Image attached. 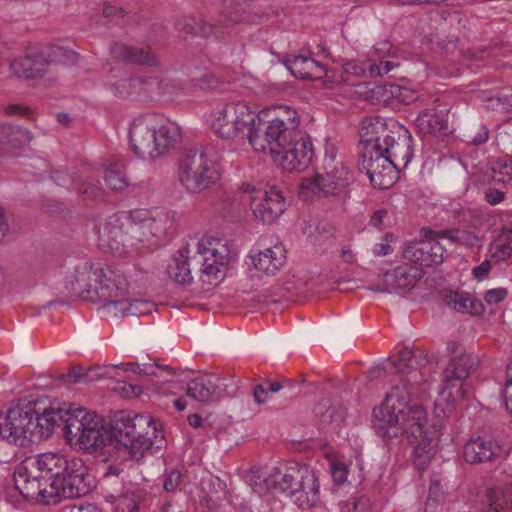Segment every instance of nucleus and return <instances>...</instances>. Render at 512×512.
Instances as JSON below:
<instances>
[{"label": "nucleus", "instance_id": "27", "mask_svg": "<svg viewBox=\"0 0 512 512\" xmlns=\"http://www.w3.org/2000/svg\"><path fill=\"white\" fill-rule=\"evenodd\" d=\"M129 282L124 271L117 266L102 267V279L96 289L98 301H106L128 291Z\"/></svg>", "mask_w": 512, "mask_h": 512}, {"label": "nucleus", "instance_id": "42", "mask_svg": "<svg viewBox=\"0 0 512 512\" xmlns=\"http://www.w3.org/2000/svg\"><path fill=\"white\" fill-rule=\"evenodd\" d=\"M193 68H196L192 62H189L185 65L186 73L189 77H191L192 81L195 82L196 85L201 87L202 89L208 90H218L221 89L224 85L215 75L211 73H204L201 76H197Z\"/></svg>", "mask_w": 512, "mask_h": 512}, {"label": "nucleus", "instance_id": "23", "mask_svg": "<svg viewBox=\"0 0 512 512\" xmlns=\"http://www.w3.org/2000/svg\"><path fill=\"white\" fill-rule=\"evenodd\" d=\"M71 404L64 403L61 406L44 409L39 414L32 410V442L49 438L56 426L65 425V418L69 416Z\"/></svg>", "mask_w": 512, "mask_h": 512}, {"label": "nucleus", "instance_id": "7", "mask_svg": "<svg viewBox=\"0 0 512 512\" xmlns=\"http://www.w3.org/2000/svg\"><path fill=\"white\" fill-rule=\"evenodd\" d=\"M399 435L404 434L412 448V461L419 471H424L436 453V439L425 425L427 413L422 405L398 408Z\"/></svg>", "mask_w": 512, "mask_h": 512}, {"label": "nucleus", "instance_id": "22", "mask_svg": "<svg viewBox=\"0 0 512 512\" xmlns=\"http://www.w3.org/2000/svg\"><path fill=\"white\" fill-rule=\"evenodd\" d=\"M14 483L16 489L25 499L35 500L40 504H56L63 498L59 490L48 483V480L14 475Z\"/></svg>", "mask_w": 512, "mask_h": 512}, {"label": "nucleus", "instance_id": "11", "mask_svg": "<svg viewBox=\"0 0 512 512\" xmlns=\"http://www.w3.org/2000/svg\"><path fill=\"white\" fill-rule=\"evenodd\" d=\"M99 241L103 248L119 256H133L138 253V225L125 214L110 216L103 227L99 229Z\"/></svg>", "mask_w": 512, "mask_h": 512}, {"label": "nucleus", "instance_id": "37", "mask_svg": "<svg viewBox=\"0 0 512 512\" xmlns=\"http://www.w3.org/2000/svg\"><path fill=\"white\" fill-rule=\"evenodd\" d=\"M32 140L31 132L20 126L0 125V144L12 148H21Z\"/></svg>", "mask_w": 512, "mask_h": 512}, {"label": "nucleus", "instance_id": "58", "mask_svg": "<svg viewBox=\"0 0 512 512\" xmlns=\"http://www.w3.org/2000/svg\"><path fill=\"white\" fill-rule=\"evenodd\" d=\"M216 28L203 20L197 22V27H191V29L187 30V34H196L201 35L202 37H208L212 34H217Z\"/></svg>", "mask_w": 512, "mask_h": 512}, {"label": "nucleus", "instance_id": "31", "mask_svg": "<svg viewBox=\"0 0 512 512\" xmlns=\"http://www.w3.org/2000/svg\"><path fill=\"white\" fill-rule=\"evenodd\" d=\"M252 262L257 270L274 275L286 262V249L277 243L252 256Z\"/></svg>", "mask_w": 512, "mask_h": 512}, {"label": "nucleus", "instance_id": "18", "mask_svg": "<svg viewBox=\"0 0 512 512\" xmlns=\"http://www.w3.org/2000/svg\"><path fill=\"white\" fill-rule=\"evenodd\" d=\"M122 369L123 371H131L147 376H153L158 380L152 383L155 391L159 394H176L175 389L178 385L171 378L174 376V371L169 366L159 365L157 363H146L139 365L135 362L122 363L120 365L105 366L103 372L99 373L100 377L110 376V370Z\"/></svg>", "mask_w": 512, "mask_h": 512}, {"label": "nucleus", "instance_id": "38", "mask_svg": "<svg viewBox=\"0 0 512 512\" xmlns=\"http://www.w3.org/2000/svg\"><path fill=\"white\" fill-rule=\"evenodd\" d=\"M187 255L180 252L179 256L174 258L168 266V275L175 282L188 285L192 282L191 268L189 267Z\"/></svg>", "mask_w": 512, "mask_h": 512}, {"label": "nucleus", "instance_id": "59", "mask_svg": "<svg viewBox=\"0 0 512 512\" xmlns=\"http://www.w3.org/2000/svg\"><path fill=\"white\" fill-rule=\"evenodd\" d=\"M265 384L267 385L268 392L271 393H277L281 391L282 389H289L292 390L296 383L289 379H283V380H277V381H271V380H265Z\"/></svg>", "mask_w": 512, "mask_h": 512}, {"label": "nucleus", "instance_id": "52", "mask_svg": "<svg viewBox=\"0 0 512 512\" xmlns=\"http://www.w3.org/2000/svg\"><path fill=\"white\" fill-rule=\"evenodd\" d=\"M395 100L398 104H410L416 100L415 92L405 86L395 84Z\"/></svg>", "mask_w": 512, "mask_h": 512}, {"label": "nucleus", "instance_id": "26", "mask_svg": "<svg viewBox=\"0 0 512 512\" xmlns=\"http://www.w3.org/2000/svg\"><path fill=\"white\" fill-rule=\"evenodd\" d=\"M138 225V234H142L148 240V236L157 240L172 238L177 230L175 213L170 211H158L154 216L142 220Z\"/></svg>", "mask_w": 512, "mask_h": 512}, {"label": "nucleus", "instance_id": "25", "mask_svg": "<svg viewBox=\"0 0 512 512\" xmlns=\"http://www.w3.org/2000/svg\"><path fill=\"white\" fill-rule=\"evenodd\" d=\"M444 253V247L430 231L425 240L408 246L404 251V256L415 263L429 267L441 264L444 260Z\"/></svg>", "mask_w": 512, "mask_h": 512}, {"label": "nucleus", "instance_id": "53", "mask_svg": "<svg viewBox=\"0 0 512 512\" xmlns=\"http://www.w3.org/2000/svg\"><path fill=\"white\" fill-rule=\"evenodd\" d=\"M78 192L89 199H102L104 197V190L92 183H83L78 189Z\"/></svg>", "mask_w": 512, "mask_h": 512}, {"label": "nucleus", "instance_id": "14", "mask_svg": "<svg viewBox=\"0 0 512 512\" xmlns=\"http://www.w3.org/2000/svg\"><path fill=\"white\" fill-rule=\"evenodd\" d=\"M246 191L250 194V206L257 221L270 224L284 213L285 198L276 187L247 185Z\"/></svg>", "mask_w": 512, "mask_h": 512}, {"label": "nucleus", "instance_id": "6", "mask_svg": "<svg viewBox=\"0 0 512 512\" xmlns=\"http://www.w3.org/2000/svg\"><path fill=\"white\" fill-rule=\"evenodd\" d=\"M177 177L189 193L199 194L210 189L220 179L216 152L208 146L186 150L179 158Z\"/></svg>", "mask_w": 512, "mask_h": 512}, {"label": "nucleus", "instance_id": "20", "mask_svg": "<svg viewBox=\"0 0 512 512\" xmlns=\"http://www.w3.org/2000/svg\"><path fill=\"white\" fill-rule=\"evenodd\" d=\"M361 156L363 168L366 169L371 183L381 189L390 187L393 183L392 174H397L398 171L392 166L381 148L363 149Z\"/></svg>", "mask_w": 512, "mask_h": 512}, {"label": "nucleus", "instance_id": "5", "mask_svg": "<svg viewBox=\"0 0 512 512\" xmlns=\"http://www.w3.org/2000/svg\"><path fill=\"white\" fill-rule=\"evenodd\" d=\"M401 374L398 383L392 386L378 412L375 413L374 428L378 435L388 439L399 436L396 410L406 407L411 399L420 393L421 372L410 370Z\"/></svg>", "mask_w": 512, "mask_h": 512}, {"label": "nucleus", "instance_id": "9", "mask_svg": "<svg viewBox=\"0 0 512 512\" xmlns=\"http://www.w3.org/2000/svg\"><path fill=\"white\" fill-rule=\"evenodd\" d=\"M270 482L273 491L285 493L301 509H309L319 500L318 479L306 466L274 467L270 472Z\"/></svg>", "mask_w": 512, "mask_h": 512}, {"label": "nucleus", "instance_id": "60", "mask_svg": "<svg viewBox=\"0 0 512 512\" xmlns=\"http://www.w3.org/2000/svg\"><path fill=\"white\" fill-rule=\"evenodd\" d=\"M507 294L508 292L505 288L491 289L485 293L484 299L490 305L498 304L507 297Z\"/></svg>", "mask_w": 512, "mask_h": 512}, {"label": "nucleus", "instance_id": "63", "mask_svg": "<svg viewBox=\"0 0 512 512\" xmlns=\"http://www.w3.org/2000/svg\"><path fill=\"white\" fill-rule=\"evenodd\" d=\"M435 238L447 239L453 244L458 245L459 241V229H442L438 231H431Z\"/></svg>", "mask_w": 512, "mask_h": 512}, {"label": "nucleus", "instance_id": "15", "mask_svg": "<svg viewBox=\"0 0 512 512\" xmlns=\"http://www.w3.org/2000/svg\"><path fill=\"white\" fill-rule=\"evenodd\" d=\"M32 409L13 406L0 414V436L10 444L25 447L32 442Z\"/></svg>", "mask_w": 512, "mask_h": 512}, {"label": "nucleus", "instance_id": "17", "mask_svg": "<svg viewBox=\"0 0 512 512\" xmlns=\"http://www.w3.org/2000/svg\"><path fill=\"white\" fill-rule=\"evenodd\" d=\"M413 148V138L409 130L393 122L391 133L385 137L381 151L398 172L407 168L413 157Z\"/></svg>", "mask_w": 512, "mask_h": 512}, {"label": "nucleus", "instance_id": "61", "mask_svg": "<svg viewBox=\"0 0 512 512\" xmlns=\"http://www.w3.org/2000/svg\"><path fill=\"white\" fill-rule=\"evenodd\" d=\"M331 475L336 484H343L347 480L348 470L342 463H333L331 465Z\"/></svg>", "mask_w": 512, "mask_h": 512}, {"label": "nucleus", "instance_id": "3", "mask_svg": "<svg viewBox=\"0 0 512 512\" xmlns=\"http://www.w3.org/2000/svg\"><path fill=\"white\" fill-rule=\"evenodd\" d=\"M50 484L63 498L74 499L88 494L92 488V476L80 458H66L59 453L37 455Z\"/></svg>", "mask_w": 512, "mask_h": 512}, {"label": "nucleus", "instance_id": "34", "mask_svg": "<svg viewBox=\"0 0 512 512\" xmlns=\"http://www.w3.org/2000/svg\"><path fill=\"white\" fill-rule=\"evenodd\" d=\"M284 63L288 70L299 79H313L320 77V74L324 72V67L321 63L303 55L286 58Z\"/></svg>", "mask_w": 512, "mask_h": 512}, {"label": "nucleus", "instance_id": "4", "mask_svg": "<svg viewBox=\"0 0 512 512\" xmlns=\"http://www.w3.org/2000/svg\"><path fill=\"white\" fill-rule=\"evenodd\" d=\"M129 140L133 152L142 159H155L181 140V129L173 122L157 124L155 115H144L134 119Z\"/></svg>", "mask_w": 512, "mask_h": 512}, {"label": "nucleus", "instance_id": "2", "mask_svg": "<svg viewBox=\"0 0 512 512\" xmlns=\"http://www.w3.org/2000/svg\"><path fill=\"white\" fill-rule=\"evenodd\" d=\"M111 434L132 459L141 460L154 446L161 448L163 434L152 416L133 411H117L111 424Z\"/></svg>", "mask_w": 512, "mask_h": 512}, {"label": "nucleus", "instance_id": "1", "mask_svg": "<svg viewBox=\"0 0 512 512\" xmlns=\"http://www.w3.org/2000/svg\"><path fill=\"white\" fill-rule=\"evenodd\" d=\"M273 117L256 126L249 135L250 145L259 152L269 153L286 170L302 171L309 167L314 157L310 136L299 127L298 112L290 106L273 109Z\"/></svg>", "mask_w": 512, "mask_h": 512}, {"label": "nucleus", "instance_id": "36", "mask_svg": "<svg viewBox=\"0 0 512 512\" xmlns=\"http://www.w3.org/2000/svg\"><path fill=\"white\" fill-rule=\"evenodd\" d=\"M417 269L412 266H398L386 274V282L392 292L400 293L412 288L416 283Z\"/></svg>", "mask_w": 512, "mask_h": 512}, {"label": "nucleus", "instance_id": "30", "mask_svg": "<svg viewBox=\"0 0 512 512\" xmlns=\"http://www.w3.org/2000/svg\"><path fill=\"white\" fill-rule=\"evenodd\" d=\"M390 133L391 128L389 129L384 121L378 117L364 118L359 128V136L364 144L363 149L373 150L381 148L385 137L389 136Z\"/></svg>", "mask_w": 512, "mask_h": 512}, {"label": "nucleus", "instance_id": "39", "mask_svg": "<svg viewBox=\"0 0 512 512\" xmlns=\"http://www.w3.org/2000/svg\"><path fill=\"white\" fill-rule=\"evenodd\" d=\"M489 253L496 262L504 261L512 255V231L499 235L489 246Z\"/></svg>", "mask_w": 512, "mask_h": 512}, {"label": "nucleus", "instance_id": "51", "mask_svg": "<svg viewBox=\"0 0 512 512\" xmlns=\"http://www.w3.org/2000/svg\"><path fill=\"white\" fill-rule=\"evenodd\" d=\"M140 82V79L137 78H125L112 84L111 89L114 92V94L119 95L120 97H124L130 94V89L132 87H135Z\"/></svg>", "mask_w": 512, "mask_h": 512}, {"label": "nucleus", "instance_id": "49", "mask_svg": "<svg viewBox=\"0 0 512 512\" xmlns=\"http://www.w3.org/2000/svg\"><path fill=\"white\" fill-rule=\"evenodd\" d=\"M399 66V62L383 58L380 59L378 63L370 64L369 72L371 76H383L398 68Z\"/></svg>", "mask_w": 512, "mask_h": 512}, {"label": "nucleus", "instance_id": "50", "mask_svg": "<svg viewBox=\"0 0 512 512\" xmlns=\"http://www.w3.org/2000/svg\"><path fill=\"white\" fill-rule=\"evenodd\" d=\"M127 13L128 11L125 8L117 4L105 3L102 8L103 17L112 22H118Z\"/></svg>", "mask_w": 512, "mask_h": 512}, {"label": "nucleus", "instance_id": "21", "mask_svg": "<svg viewBox=\"0 0 512 512\" xmlns=\"http://www.w3.org/2000/svg\"><path fill=\"white\" fill-rule=\"evenodd\" d=\"M507 454L500 440L485 436L471 437L463 447L464 459L471 464L495 462Z\"/></svg>", "mask_w": 512, "mask_h": 512}, {"label": "nucleus", "instance_id": "46", "mask_svg": "<svg viewBox=\"0 0 512 512\" xmlns=\"http://www.w3.org/2000/svg\"><path fill=\"white\" fill-rule=\"evenodd\" d=\"M104 179L106 184L114 191H122L128 185L126 177L118 169H107Z\"/></svg>", "mask_w": 512, "mask_h": 512}, {"label": "nucleus", "instance_id": "19", "mask_svg": "<svg viewBox=\"0 0 512 512\" xmlns=\"http://www.w3.org/2000/svg\"><path fill=\"white\" fill-rule=\"evenodd\" d=\"M102 279V266L89 261H84L76 266L75 272L68 282L67 288L77 297L88 301H98L96 289Z\"/></svg>", "mask_w": 512, "mask_h": 512}, {"label": "nucleus", "instance_id": "64", "mask_svg": "<svg viewBox=\"0 0 512 512\" xmlns=\"http://www.w3.org/2000/svg\"><path fill=\"white\" fill-rule=\"evenodd\" d=\"M125 299H121V300H114L113 298L111 299H108L106 301H102L103 302V306L108 308L110 311H113L115 316H128V313L126 310V308L122 305H120V303H123Z\"/></svg>", "mask_w": 512, "mask_h": 512}, {"label": "nucleus", "instance_id": "16", "mask_svg": "<svg viewBox=\"0 0 512 512\" xmlns=\"http://www.w3.org/2000/svg\"><path fill=\"white\" fill-rule=\"evenodd\" d=\"M449 349L458 354L451 358L443 372L444 390L457 388L455 393L450 391L449 395L456 399L464 398L462 381L478 366L479 360L475 355L463 352L458 343H452Z\"/></svg>", "mask_w": 512, "mask_h": 512}, {"label": "nucleus", "instance_id": "32", "mask_svg": "<svg viewBox=\"0 0 512 512\" xmlns=\"http://www.w3.org/2000/svg\"><path fill=\"white\" fill-rule=\"evenodd\" d=\"M49 66V62L42 54H28L24 57L14 59L10 68L15 75L26 79L41 77Z\"/></svg>", "mask_w": 512, "mask_h": 512}, {"label": "nucleus", "instance_id": "12", "mask_svg": "<svg viewBox=\"0 0 512 512\" xmlns=\"http://www.w3.org/2000/svg\"><path fill=\"white\" fill-rule=\"evenodd\" d=\"M354 181L353 174L343 164L335 166L331 171L316 173L313 177L303 178L300 184L301 194L304 197L316 195L318 197L339 196L348 197V187Z\"/></svg>", "mask_w": 512, "mask_h": 512}, {"label": "nucleus", "instance_id": "57", "mask_svg": "<svg viewBox=\"0 0 512 512\" xmlns=\"http://www.w3.org/2000/svg\"><path fill=\"white\" fill-rule=\"evenodd\" d=\"M182 475L178 470L169 472L163 482V487L167 492H174L181 483Z\"/></svg>", "mask_w": 512, "mask_h": 512}, {"label": "nucleus", "instance_id": "44", "mask_svg": "<svg viewBox=\"0 0 512 512\" xmlns=\"http://www.w3.org/2000/svg\"><path fill=\"white\" fill-rule=\"evenodd\" d=\"M372 97L387 106L396 105L395 83L378 85L371 90Z\"/></svg>", "mask_w": 512, "mask_h": 512}, {"label": "nucleus", "instance_id": "62", "mask_svg": "<svg viewBox=\"0 0 512 512\" xmlns=\"http://www.w3.org/2000/svg\"><path fill=\"white\" fill-rule=\"evenodd\" d=\"M86 374L82 373L80 368H72L67 373L61 374L59 379L68 384H74L81 382Z\"/></svg>", "mask_w": 512, "mask_h": 512}, {"label": "nucleus", "instance_id": "40", "mask_svg": "<svg viewBox=\"0 0 512 512\" xmlns=\"http://www.w3.org/2000/svg\"><path fill=\"white\" fill-rule=\"evenodd\" d=\"M114 499L116 512H135L138 510L140 496L136 490L128 488L119 495H110Z\"/></svg>", "mask_w": 512, "mask_h": 512}, {"label": "nucleus", "instance_id": "56", "mask_svg": "<svg viewBox=\"0 0 512 512\" xmlns=\"http://www.w3.org/2000/svg\"><path fill=\"white\" fill-rule=\"evenodd\" d=\"M458 245L474 248L481 245V239L473 232L459 229Z\"/></svg>", "mask_w": 512, "mask_h": 512}, {"label": "nucleus", "instance_id": "10", "mask_svg": "<svg viewBox=\"0 0 512 512\" xmlns=\"http://www.w3.org/2000/svg\"><path fill=\"white\" fill-rule=\"evenodd\" d=\"M261 126L260 116L245 102H230L213 112L212 130L222 138H247Z\"/></svg>", "mask_w": 512, "mask_h": 512}, {"label": "nucleus", "instance_id": "29", "mask_svg": "<svg viewBox=\"0 0 512 512\" xmlns=\"http://www.w3.org/2000/svg\"><path fill=\"white\" fill-rule=\"evenodd\" d=\"M111 54L115 59L123 62L147 66H156L158 64V59L149 46L115 43L111 47Z\"/></svg>", "mask_w": 512, "mask_h": 512}, {"label": "nucleus", "instance_id": "48", "mask_svg": "<svg viewBox=\"0 0 512 512\" xmlns=\"http://www.w3.org/2000/svg\"><path fill=\"white\" fill-rule=\"evenodd\" d=\"M249 484L253 491L259 495H264L269 491H273L270 482V473L267 476L261 474H253L249 479Z\"/></svg>", "mask_w": 512, "mask_h": 512}, {"label": "nucleus", "instance_id": "24", "mask_svg": "<svg viewBox=\"0 0 512 512\" xmlns=\"http://www.w3.org/2000/svg\"><path fill=\"white\" fill-rule=\"evenodd\" d=\"M213 377L196 378L188 382L186 395L200 403H210L223 396H233L235 390H229V385L222 383L224 379Z\"/></svg>", "mask_w": 512, "mask_h": 512}, {"label": "nucleus", "instance_id": "35", "mask_svg": "<svg viewBox=\"0 0 512 512\" xmlns=\"http://www.w3.org/2000/svg\"><path fill=\"white\" fill-rule=\"evenodd\" d=\"M443 299L450 308L458 312L480 315L485 310L482 302L476 298H472L467 292L450 290L444 294Z\"/></svg>", "mask_w": 512, "mask_h": 512}, {"label": "nucleus", "instance_id": "33", "mask_svg": "<svg viewBox=\"0 0 512 512\" xmlns=\"http://www.w3.org/2000/svg\"><path fill=\"white\" fill-rule=\"evenodd\" d=\"M436 357L429 354L425 350L417 349L416 351L404 348L399 352L398 361L389 364V370H395L398 373H404L410 370H418L417 367H423L428 363L434 361Z\"/></svg>", "mask_w": 512, "mask_h": 512}, {"label": "nucleus", "instance_id": "47", "mask_svg": "<svg viewBox=\"0 0 512 512\" xmlns=\"http://www.w3.org/2000/svg\"><path fill=\"white\" fill-rule=\"evenodd\" d=\"M341 512H370L369 499L365 496L350 497L342 505Z\"/></svg>", "mask_w": 512, "mask_h": 512}, {"label": "nucleus", "instance_id": "41", "mask_svg": "<svg viewBox=\"0 0 512 512\" xmlns=\"http://www.w3.org/2000/svg\"><path fill=\"white\" fill-rule=\"evenodd\" d=\"M38 456H31L23 460L16 468L14 475H24L27 477L38 478L39 480H49L41 467ZM50 483V481H48Z\"/></svg>", "mask_w": 512, "mask_h": 512}, {"label": "nucleus", "instance_id": "45", "mask_svg": "<svg viewBox=\"0 0 512 512\" xmlns=\"http://www.w3.org/2000/svg\"><path fill=\"white\" fill-rule=\"evenodd\" d=\"M492 179L503 184L512 183V160L497 163L492 168Z\"/></svg>", "mask_w": 512, "mask_h": 512}, {"label": "nucleus", "instance_id": "43", "mask_svg": "<svg viewBox=\"0 0 512 512\" xmlns=\"http://www.w3.org/2000/svg\"><path fill=\"white\" fill-rule=\"evenodd\" d=\"M120 305L126 308L128 316H144L150 314L153 310H156L153 302L141 299L129 300L125 299Z\"/></svg>", "mask_w": 512, "mask_h": 512}, {"label": "nucleus", "instance_id": "13", "mask_svg": "<svg viewBox=\"0 0 512 512\" xmlns=\"http://www.w3.org/2000/svg\"><path fill=\"white\" fill-rule=\"evenodd\" d=\"M185 253L191 273H198L202 282L216 285L225 277L229 256V250L225 245L217 248L199 247L193 255H188V250H185Z\"/></svg>", "mask_w": 512, "mask_h": 512}, {"label": "nucleus", "instance_id": "8", "mask_svg": "<svg viewBox=\"0 0 512 512\" xmlns=\"http://www.w3.org/2000/svg\"><path fill=\"white\" fill-rule=\"evenodd\" d=\"M64 436L71 446L96 453L112 442V434L101 416L84 408L70 410L65 418Z\"/></svg>", "mask_w": 512, "mask_h": 512}, {"label": "nucleus", "instance_id": "28", "mask_svg": "<svg viewBox=\"0 0 512 512\" xmlns=\"http://www.w3.org/2000/svg\"><path fill=\"white\" fill-rule=\"evenodd\" d=\"M415 125L423 135H446L449 132L447 110L426 108L415 119Z\"/></svg>", "mask_w": 512, "mask_h": 512}, {"label": "nucleus", "instance_id": "55", "mask_svg": "<svg viewBox=\"0 0 512 512\" xmlns=\"http://www.w3.org/2000/svg\"><path fill=\"white\" fill-rule=\"evenodd\" d=\"M392 233H386L381 243H377L373 247V254L376 257L386 256L393 252L390 242L393 240Z\"/></svg>", "mask_w": 512, "mask_h": 512}, {"label": "nucleus", "instance_id": "54", "mask_svg": "<svg viewBox=\"0 0 512 512\" xmlns=\"http://www.w3.org/2000/svg\"><path fill=\"white\" fill-rule=\"evenodd\" d=\"M505 406L512 415V362L507 366L506 383L503 390Z\"/></svg>", "mask_w": 512, "mask_h": 512}]
</instances>
